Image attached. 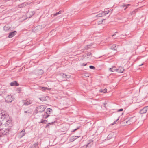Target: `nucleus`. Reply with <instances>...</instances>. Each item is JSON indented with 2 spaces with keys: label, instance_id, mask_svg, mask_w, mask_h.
I'll return each instance as SVG.
<instances>
[{
  "label": "nucleus",
  "instance_id": "27",
  "mask_svg": "<svg viewBox=\"0 0 148 148\" xmlns=\"http://www.w3.org/2000/svg\"><path fill=\"white\" fill-rule=\"evenodd\" d=\"M112 137V134L111 133L108 135V136H107V139H110Z\"/></svg>",
  "mask_w": 148,
  "mask_h": 148
},
{
  "label": "nucleus",
  "instance_id": "37",
  "mask_svg": "<svg viewBox=\"0 0 148 148\" xmlns=\"http://www.w3.org/2000/svg\"><path fill=\"white\" fill-rule=\"evenodd\" d=\"M119 117L118 118L116 121H115L112 124V125H114V124H116L117 121L119 120Z\"/></svg>",
  "mask_w": 148,
  "mask_h": 148
},
{
  "label": "nucleus",
  "instance_id": "15",
  "mask_svg": "<svg viewBox=\"0 0 148 148\" xmlns=\"http://www.w3.org/2000/svg\"><path fill=\"white\" fill-rule=\"evenodd\" d=\"M38 143L37 142L30 146L29 148H36L38 147Z\"/></svg>",
  "mask_w": 148,
  "mask_h": 148
},
{
  "label": "nucleus",
  "instance_id": "42",
  "mask_svg": "<svg viewBox=\"0 0 148 148\" xmlns=\"http://www.w3.org/2000/svg\"><path fill=\"white\" fill-rule=\"evenodd\" d=\"M66 77L68 78H69L71 77V76L70 75H66Z\"/></svg>",
  "mask_w": 148,
  "mask_h": 148
},
{
  "label": "nucleus",
  "instance_id": "2",
  "mask_svg": "<svg viewBox=\"0 0 148 148\" xmlns=\"http://www.w3.org/2000/svg\"><path fill=\"white\" fill-rule=\"evenodd\" d=\"M10 125L6 126L5 125H0V137L3 136V135H7L9 134L10 130Z\"/></svg>",
  "mask_w": 148,
  "mask_h": 148
},
{
  "label": "nucleus",
  "instance_id": "4",
  "mask_svg": "<svg viewBox=\"0 0 148 148\" xmlns=\"http://www.w3.org/2000/svg\"><path fill=\"white\" fill-rule=\"evenodd\" d=\"M14 100L13 97L11 95H8L5 98L6 102L10 103L12 102Z\"/></svg>",
  "mask_w": 148,
  "mask_h": 148
},
{
  "label": "nucleus",
  "instance_id": "5",
  "mask_svg": "<svg viewBox=\"0 0 148 148\" xmlns=\"http://www.w3.org/2000/svg\"><path fill=\"white\" fill-rule=\"evenodd\" d=\"M46 108V106L41 105L37 107V111L38 112H41L44 111Z\"/></svg>",
  "mask_w": 148,
  "mask_h": 148
},
{
  "label": "nucleus",
  "instance_id": "47",
  "mask_svg": "<svg viewBox=\"0 0 148 148\" xmlns=\"http://www.w3.org/2000/svg\"><path fill=\"white\" fill-rule=\"evenodd\" d=\"M124 7H125V8H124V10H125L127 8V7L126 6H125Z\"/></svg>",
  "mask_w": 148,
  "mask_h": 148
},
{
  "label": "nucleus",
  "instance_id": "17",
  "mask_svg": "<svg viewBox=\"0 0 148 148\" xmlns=\"http://www.w3.org/2000/svg\"><path fill=\"white\" fill-rule=\"evenodd\" d=\"M10 29V27L8 25H6L3 27V29L4 31H5L9 30Z\"/></svg>",
  "mask_w": 148,
  "mask_h": 148
},
{
  "label": "nucleus",
  "instance_id": "21",
  "mask_svg": "<svg viewBox=\"0 0 148 148\" xmlns=\"http://www.w3.org/2000/svg\"><path fill=\"white\" fill-rule=\"evenodd\" d=\"M50 116V115L47 114L46 113L42 115V117L43 119H47Z\"/></svg>",
  "mask_w": 148,
  "mask_h": 148
},
{
  "label": "nucleus",
  "instance_id": "19",
  "mask_svg": "<svg viewBox=\"0 0 148 148\" xmlns=\"http://www.w3.org/2000/svg\"><path fill=\"white\" fill-rule=\"evenodd\" d=\"M19 134H20L21 136V137H20V138L24 136L25 135V130H22L21 132L19 133Z\"/></svg>",
  "mask_w": 148,
  "mask_h": 148
},
{
  "label": "nucleus",
  "instance_id": "1",
  "mask_svg": "<svg viewBox=\"0 0 148 148\" xmlns=\"http://www.w3.org/2000/svg\"><path fill=\"white\" fill-rule=\"evenodd\" d=\"M0 125H11L12 121L8 114L5 116H1L0 118Z\"/></svg>",
  "mask_w": 148,
  "mask_h": 148
},
{
  "label": "nucleus",
  "instance_id": "49",
  "mask_svg": "<svg viewBox=\"0 0 148 148\" xmlns=\"http://www.w3.org/2000/svg\"><path fill=\"white\" fill-rule=\"evenodd\" d=\"M143 64H141V65H139V66H142V65H143Z\"/></svg>",
  "mask_w": 148,
  "mask_h": 148
},
{
  "label": "nucleus",
  "instance_id": "20",
  "mask_svg": "<svg viewBox=\"0 0 148 148\" xmlns=\"http://www.w3.org/2000/svg\"><path fill=\"white\" fill-rule=\"evenodd\" d=\"M116 67L114 66H113L112 68H110L109 69V70L112 72H114L115 71H116Z\"/></svg>",
  "mask_w": 148,
  "mask_h": 148
},
{
  "label": "nucleus",
  "instance_id": "28",
  "mask_svg": "<svg viewBox=\"0 0 148 148\" xmlns=\"http://www.w3.org/2000/svg\"><path fill=\"white\" fill-rule=\"evenodd\" d=\"M26 5H27V3H23V4H22L21 5H19V8L23 7V6H25Z\"/></svg>",
  "mask_w": 148,
  "mask_h": 148
},
{
  "label": "nucleus",
  "instance_id": "40",
  "mask_svg": "<svg viewBox=\"0 0 148 148\" xmlns=\"http://www.w3.org/2000/svg\"><path fill=\"white\" fill-rule=\"evenodd\" d=\"M123 110V109L122 108H121L120 109L118 110L117 111V112H119L120 111H122Z\"/></svg>",
  "mask_w": 148,
  "mask_h": 148
},
{
  "label": "nucleus",
  "instance_id": "51",
  "mask_svg": "<svg viewBox=\"0 0 148 148\" xmlns=\"http://www.w3.org/2000/svg\"><path fill=\"white\" fill-rule=\"evenodd\" d=\"M117 33V32H115V33L116 34V33Z\"/></svg>",
  "mask_w": 148,
  "mask_h": 148
},
{
  "label": "nucleus",
  "instance_id": "7",
  "mask_svg": "<svg viewBox=\"0 0 148 148\" xmlns=\"http://www.w3.org/2000/svg\"><path fill=\"white\" fill-rule=\"evenodd\" d=\"M23 104L25 105H28L32 103V101L30 99H27L23 101Z\"/></svg>",
  "mask_w": 148,
  "mask_h": 148
},
{
  "label": "nucleus",
  "instance_id": "12",
  "mask_svg": "<svg viewBox=\"0 0 148 148\" xmlns=\"http://www.w3.org/2000/svg\"><path fill=\"white\" fill-rule=\"evenodd\" d=\"M124 71V69L122 67H119L116 69V71L119 73H122Z\"/></svg>",
  "mask_w": 148,
  "mask_h": 148
},
{
  "label": "nucleus",
  "instance_id": "46",
  "mask_svg": "<svg viewBox=\"0 0 148 148\" xmlns=\"http://www.w3.org/2000/svg\"><path fill=\"white\" fill-rule=\"evenodd\" d=\"M89 68L91 69H92V66L91 65L89 66Z\"/></svg>",
  "mask_w": 148,
  "mask_h": 148
},
{
  "label": "nucleus",
  "instance_id": "31",
  "mask_svg": "<svg viewBox=\"0 0 148 148\" xmlns=\"http://www.w3.org/2000/svg\"><path fill=\"white\" fill-rule=\"evenodd\" d=\"M130 4H128L125 5L124 4H123L121 5V7H122L123 8H124V7L125 6H126L128 7L129 6H130Z\"/></svg>",
  "mask_w": 148,
  "mask_h": 148
},
{
  "label": "nucleus",
  "instance_id": "26",
  "mask_svg": "<svg viewBox=\"0 0 148 148\" xmlns=\"http://www.w3.org/2000/svg\"><path fill=\"white\" fill-rule=\"evenodd\" d=\"M137 11V9L135 10L132 11L131 12L130 14L131 15H133V14H135Z\"/></svg>",
  "mask_w": 148,
  "mask_h": 148
},
{
  "label": "nucleus",
  "instance_id": "13",
  "mask_svg": "<svg viewBox=\"0 0 148 148\" xmlns=\"http://www.w3.org/2000/svg\"><path fill=\"white\" fill-rule=\"evenodd\" d=\"M10 85L12 86H16L19 85V84L17 83V81H14L10 83Z\"/></svg>",
  "mask_w": 148,
  "mask_h": 148
},
{
  "label": "nucleus",
  "instance_id": "16",
  "mask_svg": "<svg viewBox=\"0 0 148 148\" xmlns=\"http://www.w3.org/2000/svg\"><path fill=\"white\" fill-rule=\"evenodd\" d=\"M63 11L62 10L59 11L58 12H57L55 14H52L51 15L52 16H57L58 14H61L62 12H63Z\"/></svg>",
  "mask_w": 148,
  "mask_h": 148
},
{
  "label": "nucleus",
  "instance_id": "52",
  "mask_svg": "<svg viewBox=\"0 0 148 148\" xmlns=\"http://www.w3.org/2000/svg\"><path fill=\"white\" fill-rule=\"evenodd\" d=\"M123 113H122V114L123 115Z\"/></svg>",
  "mask_w": 148,
  "mask_h": 148
},
{
  "label": "nucleus",
  "instance_id": "9",
  "mask_svg": "<svg viewBox=\"0 0 148 148\" xmlns=\"http://www.w3.org/2000/svg\"><path fill=\"white\" fill-rule=\"evenodd\" d=\"M147 107L148 106L145 107L142 109H141L140 112V114H143L146 113L147 110Z\"/></svg>",
  "mask_w": 148,
  "mask_h": 148
},
{
  "label": "nucleus",
  "instance_id": "32",
  "mask_svg": "<svg viewBox=\"0 0 148 148\" xmlns=\"http://www.w3.org/2000/svg\"><path fill=\"white\" fill-rule=\"evenodd\" d=\"M60 75L62 76L63 78H66V75L65 74L63 73H61L60 74Z\"/></svg>",
  "mask_w": 148,
  "mask_h": 148
},
{
  "label": "nucleus",
  "instance_id": "38",
  "mask_svg": "<svg viewBox=\"0 0 148 148\" xmlns=\"http://www.w3.org/2000/svg\"><path fill=\"white\" fill-rule=\"evenodd\" d=\"M30 112H31L29 110H28V111H24V113H30Z\"/></svg>",
  "mask_w": 148,
  "mask_h": 148
},
{
  "label": "nucleus",
  "instance_id": "30",
  "mask_svg": "<svg viewBox=\"0 0 148 148\" xmlns=\"http://www.w3.org/2000/svg\"><path fill=\"white\" fill-rule=\"evenodd\" d=\"M46 97H43L41 98H39V99L40 100L42 101H44L46 100Z\"/></svg>",
  "mask_w": 148,
  "mask_h": 148
},
{
  "label": "nucleus",
  "instance_id": "35",
  "mask_svg": "<svg viewBox=\"0 0 148 148\" xmlns=\"http://www.w3.org/2000/svg\"><path fill=\"white\" fill-rule=\"evenodd\" d=\"M80 127H78L77 128L74 130H73L72 131H71V132H75V131H76L77 130L79 129Z\"/></svg>",
  "mask_w": 148,
  "mask_h": 148
},
{
  "label": "nucleus",
  "instance_id": "53",
  "mask_svg": "<svg viewBox=\"0 0 148 148\" xmlns=\"http://www.w3.org/2000/svg\"><path fill=\"white\" fill-rule=\"evenodd\" d=\"M19 1H20L21 0H19Z\"/></svg>",
  "mask_w": 148,
  "mask_h": 148
},
{
  "label": "nucleus",
  "instance_id": "10",
  "mask_svg": "<svg viewBox=\"0 0 148 148\" xmlns=\"http://www.w3.org/2000/svg\"><path fill=\"white\" fill-rule=\"evenodd\" d=\"M7 113L5 110L0 109V116H4L5 115L8 114Z\"/></svg>",
  "mask_w": 148,
  "mask_h": 148
},
{
  "label": "nucleus",
  "instance_id": "22",
  "mask_svg": "<svg viewBox=\"0 0 148 148\" xmlns=\"http://www.w3.org/2000/svg\"><path fill=\"white\" fill-rule=\"evenodd\" d=\"M107 91V89H106V88H105L104 89H100V90H99V92H103V93H105Z\"/></svg>",
  "mask_w": 148,
  "mask_h": 148
},
{
  "label": "nucleus",
  "instance_id": "50",
  "mask_svg": "<svg viewBox=\"0 0 148 148\" xmlns=\"http://www.w3.org/2000/svg\"><path fill=\"white\" fill-rule=\"evenodd\" d=\"M95 69V68L94 66H93V69Z\"/></svg>",
  "mask_w": 148,
  "mask_h": 148
},
{
  "label": "nucleus",
  "instance_id": "45",
  "mask_svg": "<svg viewBox=\"0 0 148 148\" xmlns=\"http://www.w3.org/2000/svg\"><path fill=\"white\" fill-rule=\"evenodd\" d=\"M49 126V125L48 124H47L46 125V126H45V128H47Z\"/></svg>",
  "mask_w": 148,
  "mask_h": 148
},
{
  "label": "nucleus",
  "instance_id": "34",
  "mask_svg": "<svg viewBox=\"0 0 148 148\" xmlns=\"http://www.w3.org/2000/svg\"><path fill=\"white\" fill-rule=\"evenodd\" d=\"M40 89L42 90H45V88H46L45 87H40Z\"/></svg>",
  "mask_w": 148,
  "mask_h": 148
},
{
  "label": "nucleus",
  "instance_id": "44",
  "mask_svg": "<svg viewBox=\"0 0 148 148\" xmlns=\"http://www.w3.org/2000/svg\"><path fill=\"white\" fill-rule=\"evenodd\" d=\"M53 122H51V123H48V124L49 125H52L53 123Z\"/></svg>",
  "mask_w": 148,
  "mask_h": 148
},
{
  "label": "nucleus",
  "instance_id": "41",
  "mask_svg": "<svg viewBox=\"0 0 148 148\" xmlns=\"http://www.w3.org/2000/svg\"><path fill=\"white\" fill-rule=\"evenodd\" d=\"M87 64V63H82V64L81 65V66H85L86 65V64Z\"/></svg>",
  "mask_w": 148,
  "mask_h": 148
},
{
  "label": "nucleus",
  "instance_id": "8",
  "mask_svg": "<svg viewBox=\"0 0 148 148\" xmlns=\"http://www.w3.org/2000/svg\"><path fill=\"white\" fill-rule=\"evenodd\" d=\"M102 15L101 13H99L97 14H96L95 13L93 14V19L95 20L97 19V18L102 17Z\"/></svg>",
  "mask_w": 148,
  "mask_h": 148
},
{
  "label": "nucleus",
  "instance_id": "43",
  "mask_svg": "<svg viewBox=\"0 0 148 148\" xmlns=\"http://www.w3.org/2000/svg\"><path fill=\"white\" fill-rule=\"evenodd\" d=\"M113 10V9H110L109 10H108V13L110 12H112Z\"/></svg>",
  "mask_w": 148,
  "mask_h": 148
},
{
  "label": "nucleus",
  "instance_id": "25",
  "mask_svg": "<svg viewBox=\"0 0 148 148\" xmlns=\"http://www.w3.org/2000/svg\"><path fill=\"white\" fill-rule=\"evenodd\" d=\"M79 137L77 136H73L71 137V139L72 140V141H73L75 140V139H77Z\"/></svg>",
  "mask_w": 148,
  "mask_h": 148
},
{
  "label": "nucleus",
  "instance_id": "3",
  "mask_svg": "<svg viewBox=\"0 0 148 148\" xmlns=\"http://www.w3.org/2000/svg\"><path fill=\"white\" fill-rule=\"evenodd\" d=\"M136 118L135 117L130 118L127 121L126 119L124 120V121L127 124V125H130L132 123H134L136 121Z\"/></svg>",
  "mask_w": 148,
  "mask_h": 148
},
{
  "label": "nucleus",
  "instance_id": "39",
  "mask_svg": "<svg viewBox=\"0 0 148 148\" xmlns=\"http://www.w3.org/2000/svg\"><path fill=\"white\" fill-rule=\"evenodd\" d=\"M45 88H46L45 90H51V88H48L46 87H45Z\"/></svg>",
  "mask_w": 148,
  "mask_h": 148
},
{
  "label": "nucleus",
  "instance_id": "24",
  "mask_svg": "<svg viewBox=\"0 0 148 148\" xmlns=\"http://www.w3.org/2000/svg\"><path fill=\"white\" fill-rule=\"evenodd\" d=\"M108 13V11H106L102 12V13H101V14L102 15V16H103L107 14Z\"/></svg>",
  "mask_w": 148,
  "mask_h": 148
},
{
  "label": "nucleus",
  "instance_id": "14",
  "mask_svg": "<svg viewBox=\"0 0 148 148\" xmlns=\"http://www.w3.org/2000/svg\"><path fill=\"white\" fill-rule=\"evenodd\" d=\"M37 73L38 75H41L44 73V71L42 69L38 70L37 71Z\"/></svg>",
  "mask_w": 148,
  "mask_h": 148
},
{
  "label": "nucleus",
  "instance_id": "36",
  "mask_svg": "<svg viewBox=\"0 0 148 148\" xmlns=\"http://www.w3.org/2000/svg\"><path fill=\"white\" fill-rule=\"evenodd\" d=\"M104 20V19H103V20H101V21H99V22H98V25H99L101 24L103 22Z\"/></svg>",
  "mask_w": 148,
  "mask_h": 148
},
{
  "label": "nucleus",
  "instance_id": "23",
  "mask_svg": "<svg viewBox=\"0 0 148 148\" xmlns=\"http://www.w3.org/2000/svg\"><path fill=\"white\" fill-rule=\"evenodd\" d=\"M47 122V120L42 119L39 123H46Z\"/></svg>",
  "mask_w": 148,
  "mask_h": 148
},
{
  "label": "nucleus",
  "instance_id": "33",
  "mask_svg": "<svg viewBox=\"0 0 148 148\" xmlns=\"http://www.w3.org/2000/svg\"><path fill=\"white\" fill-rule=\"evenodd\" d=\"M90 74L89 73H85L84 74V76L86 77H88L89 76Z\"/></svg>",
  "mask_w": 148,
  "mask_h": 148
},
{
  "label": "nucleus",
  "instance_id": "48",
  "mask_svg": "<svg viewBox=\"0 0 148 148\" xmlns=\"http://www.w3.org/2000/svg\"><path fill=\"white\" fill-rule=\"evenodd\" d=\"M116 34L114 33V34H113V35H112V36H115Z\"/></svg>",
  "mask_w": 148,
  "mask_h": 148
},
{
  "label": "nucleus",
  "instance_id": "29",
  "mask_svg": "<svg viewBox=\"0 0 148 148\" xmlns=\"http://www.w3.org/2000/svg\"><path fill=\"white\" fill-rule=\"evenodd\" d=\"M116 47V45H113L111 47V49L112 50H116V49H115V48Z\"/></svg>",
  "mask_w": 148,
  "mask_h": 148
},
{
  "label": "nucleus",
  "instance_id": "6",
  "mask_svg": "<svg viewBox=\"0 0 148 148\" xmlns=\"http://www.w3.org/2000/svg\"><path fill=\"white\" fill-rule=\"evenodd\" d=\"M92 140H90L88 141L87 145H84L81 147L80 148H88L89 147H91L92 145Z\"/></svg>",
  "mask_w": 148,
  "mask_h": 148
},
{
  "label": "nucleus",
  "instance_id": "18",
  "mask_svg": "<svg viewBox=\"0 0 148 148\" xmlns=\"http://www.w3.org/2000/svg\"><path fill=\"white\" fill-rule=\"evenodd\" d=\"M47 111L45 113L47 115H50L52 111V110L50 108H48L47 109Z\"/></svg>",
  "mask_w": 148,
  "mask_h": 148
},
{
  "label": "nucleus",
  "instance_id": "11",
  "mask_svg": "<svg viewBox=\"0 0 148 148\" xmlns=\"http://www.w3.org/2000/svg\"><path fill=\"white\" fill-rule=\"evenodd\" d=\"M16 33V31H14L13 32H11L9 33L8 37L9 38H11L13 36H14Z\"/></svg>",
  "mask_w": 148,
  "mask_h": 148
}]
</instances>
